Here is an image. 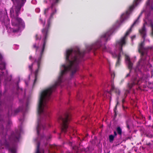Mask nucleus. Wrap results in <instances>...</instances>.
Here are the masks:
<instances>
[{
	"label": "nucleus",
	"mask_w": 153,
	"mask_h": 153,
	"mask_svg": "<svg viewBox=\"0 0 153 153\" xmlns=\"http://www.w3.org/2000/svg\"><path fill=\"white\" fill-rule=\"evenodd\" d=\"M56 2H57L58 1V0H56Z\"/></svg>",
	"instance_id": "obj_33"
},
{
	"label": "nucleus",
	"mask_w": 153,
	"mask_h": 153,
	"mask_svg": "<svg viewBox=\"0 0 153 153\" xmlns=\"http://www.w3.org/2000/svg\"><path fill=\"white\" fill-rule=\"evenodd\" d=\"M136 22H137V21H135V22L134 23V24H133V25H132V26H131V27H132L133 25H134L136 23Z\"/></svg>",
	"instance_id": "obj_28"
},
{
	"label": "nucleus",
	"mask_w": 153,
	"mask_h": 153,
	"mask_svg": "<svg viewBox=\"0 0 153 153\" xmlns=\"http://www.w3.org/2000/svg\"><path fill=\"white\" fill-rule=\"evenodd\" d=\"M31 56H30V57H29V58H30V59H31Z\"/></svg>",
	"instance_id": "obj_32"
},
{
	"label": "nucleus",
	"mask_w": 153,
	"mask_h": 153,
	"mask_svg": "<svg viewBox=\"0 0 153 153\" xmlns=\"http://www.w3.org/2000/svg\"><path fill=\"white\" fill-rule=\"evenodd\" d=\"M144 43H141L139 45V51L140 53L141 56H145L147 54V49L143 47Z\"/></svg>",
	"instance_id": "obj_6"
},
{
	"label": "nucleus",
	"mask_w": 153,
	"mask_h": 153,
	"mask_svg": "<svg viewBox=\"0 0 153 153\" xmlns=\"http://www.w3.org/2000/svg\"><path fill=\"white\" fill-rule=\"evenodd\" d=\"M125 59L126 62L128 64V68H131L132 66V64L130 61L129 57L126 55H125Z\"/></svg>",
	"instance_id": "obj_7"
},
{
	"label": "nucleus",
	"mask_w": 153,
	"mask_h": 153,
	"mask_svg": "<svg viewBox=\"0 0 153 153\" xmlns=\"http://www.w3.org/2000/svg\"><path fill=\"white\" fill-rule=\"evenodd\" d=\"M152 35H153V23L152 24Z\"/></svg>",
	"instance_id": "obj_22"
},
{
	"label": "nucleus",
	"mask_w": 153,
	"mask_h": 153,
	"mask_svg": "<svg viewBox=\"0 0 153 153\" xmlns=\"http://www.w3.org/2000/svg\"><path fill=\"white\" fill-rule=\"evenodd\" d=\"M60 77L58 82L53 85L50 86L43 91L40 96L38 112L39 114L46 116L48 114L46 112L47 103L50 98V96L52 92L54 90L56 86L61 82Z\"/></svg>",
	"instance_id": "obj_2"
},
{
	"label": "nucleus",
	"mask_w": 153,
	"mask_h": 153,
	"mask_svg": "<svg viewBox=\"0 0 153 153\" xmlns=\"http://www.w3.org/2000/svg\"><path fill=\"white\" fill-rule=\"evenodd\" d=\"M128 12H127L125 14H123L121 16V18L122 19H124L126 18V16H127Z\"/></svg>",
	"instance_id": "obj_10"
},
{
	"label": "nucleus",
	"mask_w": 153,
	"mask_h": 153,
	"mask_svg": "<svg viewBox=\"0 0 153 153\" xmlns=\"http://www.w3.org/2000/svg\"><path fill=\"white\" fill-rule=\"evenodd\" d=\"M40 127H41V126L39 124L38 126L37 127V132L38 133H39V130L40 128Z\"/></svg>",
	"instance_id": "obj_18"
},
{
	"label": "nucleus",
	"mask_w": 153,
	"mask_h": 153,
	"mask_svg": "<svg viewBox=\"0 0 153 153\" xmlns=\"http://www.w3.org/2000/svg\"><path fill=\"white\" fill-rule=\"evenodd\" d=\"M117 131L118 133L120 134H121L122 131L120 127H118L117 129Z\"/></svg>",
	"instance_id": "obj_12"
},
{
	"label": "nucleus",
	"mask_w": 153,
	"mask_h": 153,
	"mask_svg": "<svg viewBox=\"0 0 153 153\" xmlns=\"http://www.w3.org/2000/svg\"><path fill=\"white\" fill-rule=\"evenodd\" d=\"M115 91L116 93H118V94H119L120 93V91L119 89H115Z\"/></svg>",
	"instance_id": "obj_19"
},
{
	"label": "nucleus",
	"mask_w": 153,
	"mask_h": 153,
	"mask_svg": "<svg viewBox=\"0 0 153 153\" xmlns=\"http://www.w3.org/2000/svg\"><path fill=\"white\" fill-rule=\"evenodd\" d=\"M108 35V33L105 34L104 36V37L106 38L107 37V36Z\"/></svg>",
	"instance_id": "obj_24"
},
{
	"label": "nucleus",
	"mask_w": 153,
	"mask_h": 153,
	"mask_svg": "<svg viewBox=\"0 0 153 153\" xmlns=\"http://www.w3.org/2000/svg\"><path fill=\"white\" fill-rule=\"evenodd\" d=\"M137 79H135L134 80V84H137Z\"/></svg>",
	"instance_id": "obj_21"
},
{
	"label": "nucleus",
	"mask_w": 153,
	"mask_h": 153,
	"mask_svg": "<svg viewBox=\"0 0 153 153\" xmlns=\"http://www.w3.org/2000/svg\"><path fill=\"white\" fill-rule=\"evenodd\" d=\"M0 68L1 70H3L5 68V65L4 63H3L1 65H0Z\"/></svg>",
	"instance_id": "obj_14"
},
{
	"label": "nucleus",
	"mask_w": 153,
	"mask_h": 153,
	"mask_svg": "<svg viewBox=\"0 0 153 153\" xmlns=\"http://www.w3.org/2000/svg\"><path fill=\"white\" fill-rule=\"evenodd\" d=\"M10 150L12 153H15L16 152V149L14 148H11Z\"/></svg>",
	"instance_id": "obj_13"
},
{
	"label": "nucleus",
	"mask_w": 153,
	"mask_h": 153,
	"mask_svg": "<svg viewBox=\"0 0 153 153\" xmlns=\"http://www.w3.org/2000/svg\"><path fill=\"white\" fill-rule=\"evenodd\" d=\"M14 3H15L13 0H12ZM16 3L18 5L22 6L26 2V0H15Z\"/></svg>",
	"instance_id": "obj_8"
},
{
	"label": "nucleus",
	"mask_w": 153,
	"mask_h": 153,
	"mask_svg": "<svg viewBox=\"0 0 153 153\" xmlns=\"http://www.w3.org/2000/svg\"><path fill=\"white\" fill-rule=\"evenodd\" d=\"M45 45V43H44V44H43V48L41 49V51H40V55H42V52H43L44 49V48Z\"/></svg>",
	"instance_id": "obj_16"
},
{
	"label": "nucleus",
	"mask_w": 153,
	"mask_h": 153,
	"mask_svg": "<svg viewBox=\"0 0 153 153\" xmlns=\"http://www.w3.org/2000/svg\"><path fill=\"white\" fill-rule=\"evenodd\" d=\"M140 33L141 34L144 36L145 35L146 33V29L144 27L142 28V29L140 30Z\"/></svg>",
	"instance_id": "obj_9"
},
{
	"label": "nucleus",
	"mask_w": 153,
	"mask_h": 153,
	"mask_svg": "<svg viewBox=\"0 0 153 153\" xmlns=\"http://www.w3.org/2000/svg\"><path fill=\"white\" fill-rule=\"evenodd\" d=\"M70 120V119L68 116L66 117L65 118H63L62 120V130L63 132H66L68 128L67 123Z\"/></svg>",
	"instance_id": "obj_5"
},
{
	"label": "nucleus",
	"mask_w": 153,
	"mask_h": 153,
	"mask_svg": "<svg viewBox=\"0 0 153 153\" xmlns=\"http://www.w3.org/2000/svg\"><path fill=\"white\" fill-rule=\"evenodd\" d=\"M131 31V30L128 31L126 33L125 35L122 38L119 42H117V47L119 48V51H116L112 54L114 56L117 57L118 58V61L116 65H117L119 62V59L120 57V55L121 53V49L122 45L125 44L126 37Z\"/></svg>",
	"instance_id": "obj_4"
},
{
	"label": "nucleus",
	"mask_w": 153,
	"mask_h": 153,
	"mask_svg": "<svg viewBox=\"0 0 153 153\" xmlns=\"http://www.w3.org/2000/svg\"><path fill=\"white\" fill-rule=\"evenodd\" d=\"M47 32V29L43 30H42V33L44 35H46Z\"/></svg>",
	"instance_id": "obj_15"
},
{
	"label": "nucleus",
	"mask_w": 153,
	"mask_h": 153,
	"mask_svg": "<svg viewBox=\"0 0 153 153\" xmlns=\"http://www.w3.org/2000/svg\"><path fill=\"white\" fill-rule=\"evenodd\" d=\"M82 56L81 53L78 49L75 51H73L71 49L67 50L66 53V64L62 67L61 76L69 70L73 74L75 73L78 69L77 65L79 59Z\"/></svg>",
	"instance_id": "obj_1"
},
{
	"label": "nucleus",
	"mask_w": 153,
	"mask_h": 153,
	"mask_svg": "<svg viewBox=\"0 0 153 153\" xmlns=\"http://www.w3.org/2000/svg\"><path fill=\"white\" fill-rule=\"evenodd\" d=\"M134 6V5H133L130 7V10H131L133 8Z\"/></svg>",
	"instance_id": "obj_25"
},
{
	"label": "nucleus",
	"mask_w": 153,
	"mask_h": 153,
	"mask_svg": "<svg viewBox=\"0 0 153 153\" xmlns=\"http://www.w3.org/2000/svg\"><path fill=\"white\" fill-rule=\"evenodd\" d=\"M1 58V55L0 54V58Z\"/></svg>",
	"instance_id": "obj_31"
},
{
	"label": "nucleus",
	"mask_w": 153,
	"mask_h": 153,
	"mask_svg": "<svg viewBox=\"0 0 153 153\" xmlns=\"http://www.w3.org/2000/svg\"><path fill=\"white\" fill-rule=\"evenodd\" d=\"M49 126V124H47V125L46 126H42V127L43 128H46V127H48Z\"/></svg>",
	"instance_id": "obj_17"
},
{
	"label": "nucleus",
	"mask_w": 153,
	"mask_h": 153,
	"mask_svg": "<svg viewBox=\"0 0 153 153\" xmlns=\"http://www.w3.org/2000/svg\"><path fill=\"white\" fill-rule=\"evenodd\" d=\"M37 36H36V39H37Z\"/></svg>",
	"instance_id": "obj_34"
},
{
	"label": "nucleus",
	"mask_w": 153,
	"mask_h": 153,
	"mask_svg": "<svg viewBox=\"0 0 153 153\" xmlns=\"http://www.w3.org/2000/svg\"><path fill=\"white\" fill-rule=\"evenodd\" d=\"M20 8L21 7L19 6L17 7H13L10 10L11 16L12 18V24L15 27V28H14L13 30L14 32L19 30L23 25V23L22 19L18 17Z\"/></svg>",
	"instance_id": "obj_3"
},
{
	"label": "nucleus",
	"mask_w": 153,
	"mask_h": 153,
	"mask_svg": "<svg viewBox=\"0 0 153 153\" xmlns=\"http://www.w3.org/2000/svg\"><path fill=\"white\" fill-rule=\"evenodd\" d=\"M114 134L115 135H116L117 134H116V132L115 131H114Z\"/></svg>",
	"instance_id": "obj_29"
},
{
	"label": "nucleus",
	"mask_w": 153,
	"mask_h": 153,
	"mask_svg": "<svg viewBox=\"0 0 153 153\" xmlns=\"http://www.w3.org/2000/svg\"><path fill=\"white\" fill-rule=\"evenodd\" d=\"M138 0H135L134 1V4H137V1Z\"/></svg>",
	"instance_id": "obj_26"
},
{
	"label": "nucleus",
	"mask_w": 153,
	"mask_h": 153,
	"mask_svg": "<svg viewBox=\"0 0 153 153\" xmlns=\"http://www.w3.org/2000/svg\"><path fill=\"white\" fill-rule=\"evenodd\" d=\"M33 47L37 49V51H38L39 50L38 49H37V47L36 46V45H34Z\"/></svg>",
	"instance_id": "obj_23"
},
{
	"label": "nucleus",
	"mask_w": 153,
	"mask_h": 153,
	"mask_svg": "<svg viewBox=\"0 0 153 153\" xmlns=\"http://www.w3.org/2000/svg\"><path fill=\"white\" fill-rule=\"evenodd\" d=\"M114 139V136L113 135H111L109 136V140L110 142H112L113 140Z\"/></svg>",
	"instance_id": "obj_11"
},
{
	"label": "nucleus",
	"mask_w": 153,
	"mask_h": 153,
	"mask_svg": "<svg viewBox=\"0 0 153 153\" xmlns=\"http://www.w3.org/2000/svg\"><path fill=\"white\" fill-rule=\"evenodd\" d=\"M40 60V59H39L38 60L37 62V65L38 67L39 66V62Z\"/></svg>",
	"instance_id": "obj_20"
},
{
	"label": "nucleus",
	"mask_w": 153,
	"mask_h": 153,
	"mask_svg": "<svg viewBox=\"0 0 153 153\" xmlns=\"http://www.w3.org/2000/svg\"><path fill=\"white\" fill-rule=\"evenodd\" d=\"M106 47H105L104 48H103V51H105V49H106Z\"/></svg>",
	"instance_id": "obj_27"
},
{
	"label": "nucleus",
	"mask_w": 153,
	"mask_h": 153,
	"mask_svg": "<svg viewBox=\"0 0 153 153\" xmlns=\"http://www.w3.org/2000/svg\"><path fill=\"white\" fill-rule=\"evenodd\" d=\"M29 68H30V69H31V66H29Z\"/></svg>",
	"instance_id": "obj_30"
}]
</instances>
